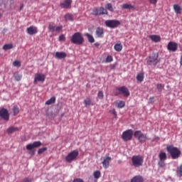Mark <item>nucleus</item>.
<instances>
[{"label":"nucleus","instance_id":"f257e3e1","mask_svg":"<svg viewBox=\"0 0 182 182\" xmlns=\"http://www.w3.org/2000/svg\"><path fill=\"white\" fill-rule=\"evenodd\" d=\"M146 61L148 66H156L158 63H160L159 53H152L146 58Z\"/></svg>","mask_w":182,"mask_h":182},{"label":"nucleus","instance_id":"f03ea898","mask_svg":"<svg viewBox=\"0 0 182 182\" xmlns=\"http://www.w3.org/2000/svg\"><path fill=\"white\" fill-rule=\"evenodd\" d=\"M166 150L168 153H169L171 159L173 160H176L178 158H180V156H181V151L178 149V148L173 146V145H168L166 146Z\"/></svg>","mask_w":182,"mask_h":182},{"label":"nucleus","instance_id":"7ed1b4c3","mask_svg":"<svg viewBox=\"0 0 182 182\" xmlns=\"http://www.w3.org/2000/svg\"><path fill=\"white\" fill-rule=\"evenodd\" d=\"M131 161L133 167L139 168L143 166V163H144V157L141 155H134L131 159Z\"/></svg>","mask_w":182,"mask_h":182},{"label":"nucleus","instance_id":"20e7f679","mask_svg":"<svg viewBox=\"0 0 182 182\" xmlns=\"http://www.w3.org/2000/svg\"><path fill=\"white\" fill-rule=\"evenodd\" d=\"M134 137L138 140L139 143H146L147 140H150L147 134H144L141 131L137 130L134 132Z\"/></svg>","mask_w":182,"mask_h":182},{"label":"nucleus","instance_id":"39448f33","mask_svg":"<svg viewBox=\"0 0 182 182\" xmlns=\"http://www.w3.org/2000/svg\"><path fill=\"white\" fill-rule=\"evenodd\" d=\"M70 41L74 45H82L83 42H85V38L82 33L76 32L72 36Z\"/></svg>","mask_w":182,"mask_h":182},{"label":"nucleus","instance_id":"423d86ee","mask_svg":"<svg viewBox=\"0 0 182 182\" xmlns=\"http://www.w3.org/2000/svg\"><path fill=\"white\" fill-rule=\"evenodd\" d=\"M159 159L158 167L159 168H164L166 167V161L167 160V154L164 151H161L159 154Z\"/></svg>","mask_w":182,"mask_h":182},{"label":"nucleus","instance_id":"0eeeda50","mask_svg":"<svg viewBox=\"0 0 182 182\" xmlns=\"http://www.w3.org/2000/svg\"><path fill=\"white\" fill-rule=\"evenodd\" d=\"M116 90H118L119 92H116L114 93L115 96H117L119 95H123L124 97H129L130 96V91H129V88L126 87L125 86L122 87H117Z\"/></svg>","mask_w":182,"mask_h":182},{"label":"nucleus","instance_id":"6e6552de","mask_svg":"<svg viewBox=\"0 0 182 182\" xmlns=\"http://www.w3.org/2000/svg\"><path fill=\"white\" fill-rule=\"evenodd\" d=\"M77 156H79V151H77V150H74L65 156V161L67 163H72V161H75V160L77 159Z\"/></svg>","mask_w":182,"mask_h":182},{"label":"nucleus","instance_id":"1a4fd4ad","mask_svg":"<svg viewBox=\"0 0 182 182\" xmlns=\"http://www.w3.org/2000/svg\"><path fill=\"white\" fill-rule=\"evenodd\" d=\"M105 25L107 28H111V29H114L117 28V26H120V21L107 20L105 21Z\"/></svg>","mask_w":182,"mask_h":182},{"label":"nucleus","instance_id":"9d476101","mask_svg":"<svg viewBox=\"0 0 182 182\" xmlns=\"http://www.w3.org/2000/svg\"><path fill=\"white\" fill-rule=\"evenodd\" d=\"M133 134H134L133 129H128L122 133V138L124 141H130V140L133 138Z\"/></svg>","mask_w":182,"mask_h":182},{"label":"nucleus","instance_id":"9b49d317","mask_svg":"<svg viewBox=\"0 0 182 182\" xmlns=\"http://www.w3.org/2000/svg\"><path fill=\"white\" fill-rule=\"evenodd\" d=\"M46 79V76L44 74L36 73L35 75L33 84L36 85L38 83V82H41V83H43V82H45Z\"/></svg>","mask_w":182,"mask_h":182},{"label":"nucleus","instance_id":"f8f14e48","mask_svg":"<svg viewBox=\"0 0 182 182\" xmlns=\"http://www.w3.org/2000/svg\"><path fill=\"white\" fill-rule=\"evenodd\" d=\"M167 49L169 52H177V49H178V44L173 41H170L168 43Z\"/></svg>","mask_w":182,"mask_h":182},{"label":"nucleus","instance_id":"ddd939ff","mask_svg":"<svg viewBox=\"0 0 182 182\" xmlns=\"http://www.w3.org/2000/svg\"><path fill=\"white\" fill-rule=\"evenodd\" d=\"M42 146V142L41 141H34L32 144H29L26 145V150H29L30 151L33 150V149H36L38 147H41Z\"/></svg>","mask_w":182,"mask_h":182},{"label":"nucleus","instance_id":"4468645a","mask_svg":"<svg viewBox=\"0 0 182 182\" xmlns=\"http://www.w3.org/2000/svg\"><path fill=\"white\" fill-rule=\"evenodd\" d=\"M0 117L6 120V122H8L9 120V112L8 111V109L2 108L0 110Z\"/></svg>","mask_w":182,"mask_h":182},{"label":"nucleus","instance_id":"2eb2a0df","mask_svg":"<svg viewBox=\"0 0 182 182\" xmlns=\"http://www.w3.org/2000/svg\"><path fill=\"white\" fill-rule=\"evenodd\" d=\"M26 32L28 35L31 36L36 35V33H38V27L31 26L30 27L27 28Z\"/></svg>","mask_w":182,"mask_h":182},{"label":"nucleus","instance_id":"dca6fc26","mask_svg":"<svg viewBox=\"0 0 182 182\" xmlns=\"http://www.w3.org/2000/svg\"><path fill=\"white\" fill-rule=\"evenodd\" d=\"M110 161H112V157L110 156H105L103 158V161L102 163L104 168H108L109 164H110Z\"/></svg>","mask_w":182,"mask_h":182},{"label":"nucleus","instance_id":"f3484780","mask_svg":"<svg viewBox=\"0 0 182 182\" xmlns=\"http://www.w3.org/2000/svg\"><path fill=\"white\" fill-rule=\"evenodd\" d=\"M72 4V0H65L63 2L60 3V6L63 9H68Z\"/></svg>","mask_w":182,"mask_h":182},{"label":"nucleus","instance_id":"a211bd4d","mask_svg":"<svg viewBox=\"0 0 182 182\" xmlns=\"http://www.w3.org/2000/svg\"><path fill=\"white\" fill-rule=\"evenodd\" d=\"M95 33L97 38H103L105 35V29H103V28L101 27H97Z\"/></svg>","mask_w":182,"mask_h":182},{"label":"nucleus","instance_id":"6ab92c4d","mask_svg":"<svg viewBox=\"0 0 182 182\" xmlns=\"http://www.w3.org/2000/svg\"><path fill=\"white\" fill-rule=\"evenodd\" d=\"M55 57L56 59H65L68 57V54L65 52H56Z\"/></svg>","mask_w":182,"mask_h":182},{"label":"nucleus","instance_id":"aec40b11","mask_svg":"<svg viewBox=\"0 0 182 182\" xmlns=\"http://www.w3.org/2000/svg\"><path fill=\"white\" fill-rule=\"evenodd\" d=\"M130 182H144V178H143V176L137 175L134 176L133 178L131 179Z\"/></svg>","mask_w":182,"mask_h":182},{"label":"nucleus","instance_id":"412c9836","mask_svg":"<svg viewBox=\"0 0 182 182\" xmlns=\"http://www.w3.org/2000/svg\"><path fill=\"white\" fill-rule=\"evenodd\" d=\"M16 132H19V128L16 127H10L7 129L8 134H12L13 133H15Z\"/></svg>","mask_w":182,"mask_h":182},{"label":"nucleus","instance_id":"4be33fe9","mask_svg":"<svg viewBox=\"0 0 182 182\" xmlns=\"http://www.w3.org/2000/svg\"><path fill=\"white\" fill-rule=\"evenodd\" d=\"M149 38L151 39L153 41V42H160V41H161V38L160 37V36H157V35H151L149 36Z\"/></svg>","mask_w":182,"mask_h":182},{"label":"nucleus","instance_id":"5701e85b","mask_svg":"<svg viewBox=\"0 0 182 182\" xmlns=\"http://www.w3.org/2000/svg\"><path fill=\"white\" fill-rule=\"evenodd\" d=\"M11 113H13V116H18V114H19V107L14 105L11 109Z\"/></svg>","mask_w":182,"mask_h":182},{"label":"nucleus","instance_id":"b1692460","mask_svg":"<svg viewBox=\"0 0 182 182\" xmlns=\"http://www.w3.org/2000/svg\"><path fill=\"white\" fill-rule=\"evenodd\" d=\"M115 106L117 107V109H123V107L126 106V103L124 101H119L115 104Z\"/></svg>","mask_w":182,"mask_h":182},{"label":"nucleus","instance_id":"393cba45","mask_svg":"<svg viewBox=\"0 0 182 182\" xmlns=\"http://www.w3.org/2000/svg\"><path fill=\"white\" fill-rule=\"evenodd\" d=\"M114 49H115L117 52H122L123 49V46L122 45V43H117L114 45Z\"/></svg>","mask_w":182,"mask_h":182},{"label":"nucleus","instance_id":"a878e982","mask_svg":"<svg viewBox=\"0 0 182 182\" xmlns=\"http://www.w3.org/2000/svg\"><path fill=\"white\" fill-rule=\"evenodd\" d=\"M122 9H134V6L129 4H124L122 6Z\"/></svg>","mask_w":182,"mask_h":182},{"label":"nucleus","instance_id":"bb28decb","mask_svg":"<svg viewBox=\"0 0 182 182\" xmlns=\"http://www.w3.org/2000/svg\"><path fill=\"white\" fill-rule=\"evenodd\" d=\"M173 9L176 14H181V6L180 5L174 4Z\"/></svg>","mask_w":182,"mask_h":182},{"label":"nucleus","instance_id":"cd10ccee","mask_svg":"<svg viewBox=\"0 0 182 182\" xmlns=\"http://www.w3.org/2000/svg\"><path fill=\"white\" fill-rule=\"evenodd\" d=\"M85 36H87L90 43H95V38H93V36H92L91 34H89L88 33H87L85 34Z\"/></svg>","mask_w":182,"mask_h":182},{"label":"nucleus","instance_id":"c85d7f7f","mask_svg":"<svg viewBox=\"0 0 182 182\" xmlns=\"http://www.w3.org/2000/svg\"><path fill=\"white\" fill-rule=\"evenodd\" d=\"M55 102H56V97H52L50 100L46 102V105H53Z\"/></svg>","mask_w":182,"mask_h":182},{"label":"nucleus","instance_id":"c756f323","mask_svg":"<svg viewBox=\"0 0 182 182\" xmlns=\"http://www.w3.org/2000/svg\"><path fill=\"white\" fill-rule=\"evenodd\" d=\"M13 48H14V44L12 43L5 44L3 46L4 50H9V49H13Z\"/></svg>","mask_w":182,"mask_h":182},{"label":"nucleus","instance_id":"7c9ffc66","mask_svg":"<svg viewBox=\"0 0 182 182\" xmlns=\"http://www.w3.org/2000/svg\"><path fill=\"white\" fill-rule=\"evenodd\" d=\"M65 21H73V15L72 14H67L64 16Z\"/></svg>","mask_w":182,"mask_h":182},{"label":"nucleus","instance_id":"2f4dec72","mask_svg":"<svg viewBox=\"0 0 182 182\" xmlns=\"http://www.w3.org/2000/svg\"><path fill=\"white\" fill-rule=\"evenodd\" d=\"M84 104L85 105L86 107H87V106H90V105H92V99H90V97H87L84 100Z\"/></svg>","mask_w":182,"mask_h":182},{"label":"nucleus","instance_id":"473e14b6","mask_svg":"<svg viewBox=\"0 0 182 182\" xmlns=\"http://www.w3.org/2000/svg\"><path fill=\"white\" fill-rule=\"evenodd\" d=\"M56 29V26L53 23H49L48 25V31L49 32H55Z\"/></svg>","mask_w":182,"mask_h":182},{"label":"nucleus","instance_id":"72a5a7b5","mask_svg":"<svg viewBox=\"0 0 182 182\" xmlns=\"http://www.w3.org/2000/svg\"><path fill=\"white\" fill-rule=\"evenodd\" d=\"M92 15H95V16H99V15H100V8L94 9L92 11Z\"/></svg>","mask_w":182,"mask_h":182},{"label":"nucleus","instance_id":"f704fd0d","mask_svg":"<svg viewBox=\"0 0 182 182\" xmlns=\"http://www.w3.org/2000/svg\"><path fill=\"white\" fill-rule=\"evenodd\" d=\"M14 77L17 82H21L22 80V75H19L18 73H14Z\"/></svg>","mask_w":182,"mask_h":182},{"label":"nucleus","instance_id":"c9c22d12","mask_svg":"<svg viewBox=\"0 0 182 182\" xmlns=\"http://www.w3.org/2000/svg\"><path fill=\"white\" fill-rule=\"evenodd\" d=\"M100 15H107V9L103 7H100Z\"/></svg>","mask_w":182,"mask_h":182},{"label":"nucleus","instance_id":"e433bc0d","mask_svg":"<svg viewBox=\"0 0 182 182\" xmlns=\"http://www.w3.org/2000/svg\"><path fill=\"white\" fill-rule=\"evenodd\" d=\"M136 80H138V82H143V80H144V75L143 74H138L136 75Z\"/></svg>","mask_w":182,"mask_h":182},{"label":"nucleus","instance_id":"4c0bfd02","mask_svg":"<svg viewBox=\"0 0 182 182\" xmlns=\"http://www.w3.org/2000/svg\"><path fill=\"white\" fill-rule=\"evenodd\" d=\"M105 8L108 9V11H109L110 12H113V11H114V9H113V6L110 3L107 4Z\"/></svg>","mask_w":182,"mask_h":182},{"label":"nucleus","instance_id":"58836bf2","mask_svg":"<svg viewBox=\"0 0 182 182\" xmlns=\"http://www.w3.org/2000/svg\"><path fill=\"white\" fill-rule=\"evenodd\" d=\"M176 173L179 177H182V165L178 167Z\"/></svg>","mask_w":182,"mask_h":182},{"label":"nucleus","instance_id":"ea45409f","mask_svg":"<svg viewBox=\"0 0 182 182\" xmlns=\"http://www.w3.org/2000/svg\"><path fill=\"white\" fill-rule=\"evenodd\" d=\"M47 150H48L47 147L39 149L38 151V154H43V153H45V151H46Z\"/></svg>","mask_w":182,"mask_h":182},{"label":"nucleus","instance_id":"a19ab883","mask_svg":"<svg viewBox=\"0 0 182 182\" xmlns=\"http://www.w3.org/2000/svg\"><path fill=\"white\" fill-rule=\"evenodd\" d=\"M13 66H14L15 68H21V61L19 60L14 61Z\"/></svg>","mask_w":182,"mask_h":182},{"label":"nucleus","instance_id":"79ce46f5","mask_svg":"<svg viewBox=\"0 0 182 182\" xmlns=\"http://www.w3.org/2000/svg\"><path fill=\"white\" fill-rule=\"evenodd\" d=\"M156 89H158V90H164V85L161 84V83H159L156 85Z\"/></svg>","mask_w":182,"mask_h":182},{"label":"nucleus","instance_id":"37998d69","mask_svg":"<svg viewBox=\"0 0 182 182\" xmlns=\"http://www.w3.org/2000/svg\"><path fill=\"white\" fill-rule=\"evenodd\" d=\"M63 29V26H57V27H55V32H57V33H60V32H62Z\"/></svg>","mask_w":182,"mask_h":182},{"label":"nucleus","instance_id":"c03bdc74","mask_svg":"<svg viewBox=\"0 0 182 182\" xmlns=\"http://www.w3.org/2000/svg\"><path fill=\"white\" fill-rule=\"evenodd\" d=\"M94 177L96 179L100 178V171H96L95 172H94Z\"/></svg>","mask_w":182,"mask_h":182},{"label":"nucleus","instance_id":"a18cd8bd","mask_svg":"<svg viewBox=\"0 0 182 182\" xmlns=\"http://www.w3.org/2000/svg\"><path fill=\"white\" fill-rule=\"evenodd\" d=\"M106 62L107 63H110V62H113V57H112V55H108L106 58Z\"/></svg>","mask_w":182,"mask_h":182},{"label":"nucleus","instance_id":"49530a36","mask_svg":"<svg viewBox=\"0 0 182 182\" xmlns=\"http://www.w3.org/2000/svg\"><path fill=\"white\" fill-rule=\"evenodd\" d=\"M109 113H111V114H113V116H114L115 119L117 117V113L116 112V109H110Z\"/></svg>","mask_w":182,"mask_h":182},{"label":"nucleus","instance_id":"de8ad7c7","mask_svg":"<svg viewBox=\"0 0 182 182\" xmlns=\"http://www.w3.org/2000/svg\"><path fill=\"white\" fill-rule=\"evenodd\" d=\"M97 97L101 100L103 99V97H105V95L103 94V92L102 91L98 92Z\"/></svg>","mask_w":182,"mask_h":182},{"label":"nucleus","instance_id":"09e8293b","mask_svg":"<svg viewBox=\"0 0 182 182\" xmlns=\"http://www.w3.org/2000/svg\"><path fill=\"white\" fill-rule=\"evenodd\" d=\"M73 182H85V181H83L82 178H76L73 180Z\"/></svg>","mask_w":182,"mask_h":182},{"label":"nucleus","instance_id":"8fccbe9b","mask_svg":"<svg viewBox=\"0 0 182 182\" xmlns=\"http://www.w3.org/2000/svg\"><path fill=\"white\" fill-rule=\"evenodd\" d=\"M159 0H149V4H151V5H156V4H157Z\"/></svg>","mask_w":182,"mask_h":182},{"label":"nucleus","instance_id":"3c124183","mask_svg":"<svg viewBox=\"0 0 182 182\" xmlns=\"http://www.w3.org/2000/svg\"><path fill=\"white\" fill-rule=\"evenodd\" d=\"M22 182H32V179H29V178H25Z\"/></svg>","mask_w":182,"mask_h":182},{"label":"nucleus","instance_id":"603ef678","mask_svg":"<svg viewBox=\"0 0 182 182\" xmlns=\"http://www.w3.org/2000/svg\"><path fill=\"white\" fill-rule=\"evenodd\" d=\"M65 38L64 35H61L59 36V41H65Z\"/></svg>","mask_w":182,"mask_h":182},{"label":"nucleus","instance_id":"864d4df0","mask_svg":"<svg viewBox=\"0 0 182 182\" xmlns=\"http://www.w3.org/2000/svg\"><path fill=\"white\" fill-rule=\"evenodd\" d=\"M149 102H151V103H154V97H151L149 98Z\"/></svg>","mask_w":182,"mask_h":182},{"label":"nucleus","instance_id":"5fc2aeb1","mask_svg":"<svg viewBox=\"0 0 182 182\" xmlns=\"http://www.w3.org/2000/svg\"><path fill=\"white\" fill-rule=\"evenodd\" d=\"M180 65L182 66V56L181 57Z\"/></svg>","mask_w":182,"mask_h":182},{"label":"nucleus","instance_id":"6e6d98bb","mask_svg":"<svg viewBox=\"0 0 182 182\" xmlns=\"http://www.w3.org/2000/svg\"><path fill=\"white\" fill-rule=\"evenodd\" d=\"M2 18V14H0V19Z\"/></svg>","mask_w":182,"mask_h":182},{"label":"nucleus","instance_id":"4d7b16f0","mask_svg":"<svg viewBox=\"0 0 182 182\" xmlns=\"http://www.w3.org/2000/svg\"><path fill=\"white\" fill-rule=\"evenodd\" d=\"M32 154H35V151H32Z\"/></svg>","mask_w":182,"mask_h":182},{"label":"nucleus","instance_id":"13d9d810","mask_svg":"<svg viewBox=\"0 0 182 182\" xmlns=\"http://www.w3.org/2000/svg\"><path fill=\"white\" fill-rule=\"evenodd\" d=\"M62 116H63V114H62Z\"/></svg>","mask_w":182,"mask_h":182}]
</instances>
